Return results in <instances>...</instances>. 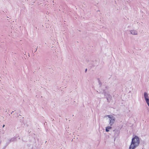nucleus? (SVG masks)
<instances>
[{"label": "nucleus", "instance_id": "nucleus-4", "mask_svg": "<svg viewBox=\"0 0 149 149\" xmlns=\"http://www.w3.org/2000/svg\"><path fill=\"white\" fill-rule=\"evenodd\" d=\"M97 91L98 93H106V91L103 89L102 87H100Z\"/></svg>", "mask_w": 149, "mask_h": 149}, {"label": "nucleus", "instance_id": "nucleus-1", "mask_svg": "<svg viewBox=\"0 0 149 149\" xmlns=\"http://www.w3.org/2000/svg\"><path fill=\"white\" fill-rule=\"evenodd\" d=\"M140 143L139 138L138 136H135L132 139L131 142L128 149H135L139 146Z\"/></svg>", "mask_w": 149, "mask_h": 149}, {"label": "nucleus", "instance_id": "nucleus-6", "mask_svg": "<svg viewBox=\"0 0 149 149\" xmlns=\"http://www.w3.org/2000/svg\"><path fill=\"white\" fill-rule=\"evenodd\" d=\"M112 126H108L106 127L105 128V130L106 132H109L110 131V130H111L112 128L111 127Z\"/></svg>", "mask_w": 149, "mask_h": 149}, {"label": "nucleus", "instance_id": "nucleus-3", "mask_svg": "<svg viewBox=\"0 0 149 149\" xmlns=\"http://www.w3.org/2000/svg\"><path fill=\"white\" fill-rule=\"evenodd\" d=\"M144 96L146 102L149 107V97L148 94L147 92H145L144 93Z\"/></svg>", "mask_w": 149, "mask_h": 149}, {"label": "nucleus", "instance_id": "nucleus-7", "mask_svg": "<svg viewBox=\"0 0 149 149\" xmlns=\"http://www.w3.org/2000/svg\"><path fill=\"white\" fill-rule=\"evenodd\" d=\"M4 125H3V127H4Z\"/></svg>", "mask_w": 149, "mask_h": 149}, {"label": "nucleus", "instance_id": "nucleus-5", "mask_svg": "<svg viewBox=\"0 0 149 149\" xmlns=\"http://www.w3.org/2000/svg\"><path fill=\"white\" fill-rule=\"evenodd\" d=\"M131 33L133 35H137L138 33V31L135 30H132L130 31Z\"/></svg>", "mask_w": 149, "mask_h": 149}, {"label": "nucleus", "instance_id": "nucleus-2", "mask_svg": "<svg viewBox=\"0 0 149 149\" xmlns=\"http://www.w3.org/2000/svg\"><path fill=\"white\" fill-rule=\"evenodd\" d=\"M105 117H108L109 118V123L110 126H112L114 123L115 121V118L112 115H106Z\"/></svg>", "mask_w": 149, "mask_h": 149}]
</instances>
